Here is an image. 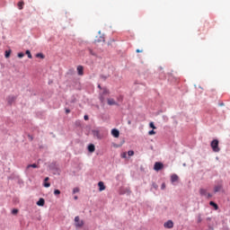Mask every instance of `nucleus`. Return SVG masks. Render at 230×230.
I'll use <instances>...</instances> for the list:
<instances>
[{
	"mask_svg": "<svg viewBox=\"0 0 230 230\" xmlns=\"http://www.w3.org/2000/svg\"><path fill=\"white\" fill-rule=\"evenodd\" d=\"M210 146L213 150V152H220V147L218 146V140L217 139H214L211 143H210Z\"/></svg>",
	"mask_w": 230,
	"mask_h": 230,
	"instance_id": "1",
	"label": "nucleus"
},
{
	"mask_svg": "<svg viewBox=\"0 0 230 230\" xmlns=\"http://www.w3.org/2000/svg\"><path fill=\"white\" fill-rule=\"evenodd\" d=\"M75 227H78V228L84 227V220H80V217L78 216L75 217Z\"/></svg>",
	"mask_w": 230,
	"mask_h": 230,
	"instance_id": "2",
	"label": "nucleus"
},
{
	"mask_svg": "<svg viewBox=\"0 0 230 230\" xmlns=\"http://www.w3.org/2000/svg\"><path fill=\"white\" fill-rule=\"evenodd\" d=\"M92 134L93 135V137H96L97 139H102V137H103V135H102V130L98 128L92 130Z\"/></svg>",
	"mask_w": 230,
	"mask_h": 230,
	"instance_id": "3",
	"label": "nucleus"
},
{
	"mask_svg": "<svg viewBox=\"0 0 230 230\" xmlns=\"http://www.w3.org/2000/svg\"><path fill=\"white\" fill-rule=\"evenodd\" d=\"M163 168H164V164L161 162H156L154 165V170H155V172H159L160 170H163Z\"/></svg>",
	"mask_w": 230,
	"mask_h": 230,
	"instance_id": "4",
	"label": "nucleus"
},
{
	"mask_svg": "<svg viewBox=\"0 0 230 230\" xmlns=\"http://www.w3.org/2000/svg\"><path fill=\"white\" fill-rule=\"evenodd\" d=\"M164 227H166L167 229H172V227H173V221L169 220L166 223H164Z\"/></svg>",
	"mask_w": 230,
	"mask_h": 230,
	"instance_id": "5",
	"label": "nucleus"
},
{
	"mask_svg": "<svg viewBox=\"0 0 230 230\" xmlns=\"http://www.w3.org/2000/svg\"><path fill=\"white\" fill-rule=\"evenodd\" d=\"M77 73H78L79 76H84V66H77Z\"/></svg>",
	"mask_w": 230,
	"mask_h": 230,
	"instance_id": "6",
	"label": "nucleus"
},
{
	"mask_svg": "<svg viewBox=\"0 0 230 230\" xmlns=\"http://www.w3.org/2000/svg\"><path fill=\"white\" fill-rule=\"evenodd\" d=\"M111 135L113 136V137H119V130L113 128L111 130Z\"/></svg>",
	"mask_w": 230,
	"mask_h": 230,
	"instance_id": "7",
	"label": "nucleus"
},
{
	"mask_svg": "<svg viewBox=\"0 0 230 230\" xmlns=\"http://www.w3.org/2000/svg\"><path fill=\"white\" fill-rule=\"evenodd\" d=\"M179 181V176L177 174H172L171 176V182H177Z\"/></svg>",
	"mask_w": 230,
	"mask_h": 230,
	"instance_id": "8",
	"label": "nucleus"
},
{
	"mask_svg": "<svg viewBox=\"0 0 230 230\" xmlns=\"http://www.w3.org/2000/svg\"><path fill=\"white\" fill-rule=\"evenodd\" d=\"M98 186H99V190L100 191L105 190V184L103 183V181H99Z\"/></svg>",
	"mask_w": 230,
	"mask_h": 230,
	"instance_id": "9",
	"label": "nucleus"
},
{
	"mask_svg": "<svg viewBox=\"0 0 230 230\" xmlns=\"http://www.w3.org/2000/svg\"><path fill=\"white\" fill-rule=\"evenodd\" d=\"M44 204H46V200H44L43 198H40L38 201H37V206H44Z\"/></svg>",
	"mask_w": 230,
	"mask_h": 230,
	"instance_id": "10",
	"label": "nucleus"
},
{
	"mask_svg": "<svg viewBox=\"0 0 230 230\" xmlns=\"http://www.w3.org/2000/svg\"><path fill=\"white\" fill-rule=\"evenodd\" d=\"M44 181H45V182H44L43 186L45 188H49V186H51V183L48 182V181H49V177H46Z\"/></svg>",
	"mask_w": 230,
	"mask_h": 230,
	"instance_id": "11",
	"label": "nucleus"
},
{
	"mask_svg": "<svg viewBox=\"0 0 230 230\" xmlns=\"http://www.w3.org/2000/svg\"><path fill=\"white\" fill-rule=\"evenodd\" d=\"M199 195H201L202 197H206V195H208V190L206 189H200Z\"/></svg>",
	"mask_w": 230,
	"mask_h": 230,
	"instance_id": "12",
	"label": "nucleus"
},
{
	"mask_svg": "<svg viewBox=\"0 0 230 230\" xmlns=\"http://www.w3.org/2000/svg\"><path fill=\"white\" fill-rule=\"evenodd\" d=\"M94 150H96V148L94 147L93 144H91L88 146V152H91V154H93V152H94Z\"/></svg>",
	"mask_w": 230,
	"mask_h": 230,
	"instance_id": "13",
	"label": "nucleus"
},
{
	"mask_svg": "<svg viewBox=\"0 0 230 230\" xmlns=\"http://www.w3.org/2000/svg\"><path fill=\"white\" fill-rule=\"evenodd\" d=\"M30 168H39V165L37 164H29L27 165L26 171L29 172Z\"/></svg>",
	"mask_w": 230,
	"mask_h": 230,
	"instance_id": "14",
	"label": "nucleus"
},
{
	"mask_svg": "<svg viewBox=\"0 0 230 230\" xmlns=\"http://www.w3.org/2000/svg\"><path fill=\"white\" fill-rule=\"evenodd\" d=\"M220 190H222V185H217L214 187L215 193H218V191H220Z\"/></svg>",
	"mask_w": 230,
	"mask_h": 230,
	"instance_id": "15",
	"label": "nucleus"
},
{
	"mask_svg": "<svg viewBox=\"0 0 230 230\" xmlns=\"http://www.w3.org/2000/svg\"><path fill=\"white\" fill-rule=\"evenodd\" d=\"M108 105H117L116 101L114 99H108Z\"/></svg>",
	"mask_w": 230,
	"mask_h": 230,
	"instance_id": "16",
	"label": "nucleus"
},
{
	"mask_svg": "<svg viewBox=\"0 0 230 230\" xmlns=\"http://www.w3.org/2000/svg\"><path fill=\"white\" fill-rule=\"evenodd\" d=\"M209 204H210V206H212L216 210L218 209V205H217V203H215L214 201H210Z\"/></svg>",
	"mask_w": 230,
	"mask_h": 230,
	"instance_id": "17",
	"label": "nucleus"
},
{
	"mask_svg": "<svg viewBox=\"0 0 230 230\" xmlns=\"http://www.w3.org/2000/svg\"><path fill=\"white\" fill-rule=\"evenodd\" d=\"M23 6H24V2H19L18 3V8H19V10H22V8H23Z\"/></svg>",
	"mask_w": 230,
	"mask_h": 230,
	"instance_id": "18",
	"label": "nucleus"
},
{
	"mask_svg": "<svg viewBox=\"0 0 230 230\" xmlns=\"http://www.w3.org/2000/svg\"><path fill=\"white\" fill-rule=\"evenodd\" d=\"M11 53H12V50H6V51H5V58H9Z\"/></svg>",
	"mask_w": 230,
	"mask_h": 230,
	"instance_id": "19",
	"label": "nucleus"
},
{
	"mask_svg": "<svg viewBox=\"0 0 230 230\" xmlns=\"http://www.w3.org/2000/svg\"><path fill=\"white\" fill-rule=\"evenodd\" d=\"M12 102H15V97L12 96L8 98V103H12Z\"/></svg>",
	"mask_w": 230,
	"mask_h": 230,
	"instance_id": "20",
	"label": "nucleus"
},
{
	"mask_svg": "<svg viewBox=\"0 0 230 230\" xmlns=\"http://www.w3.org/2000/svg\"><path fill=\"white\" fill-rule=\"evenodd\" d=\"M25 54L27 55L28 58H32L31 52H30V50H26Z\"/></svg>",
	"mask_w": 230,
	"mask_h": 230,
	"instance_id": "21",
	"label": "nucleus"
},
{
	"mask_svg": "<svg viewBox=\"0 0 230 230\" xmlns=\"http://www.w3.org/2000/svg\"><path fill=\"white\" fill-rule=\"evenodd\" d=\"M36 57H37V58H44V54L38 53V54H36Z\"/></svg>",
	"mask_w": 230,
	"mask_h": 230,
	"instance_id": "22",
	"label": "nucleus"
},
{
	"mask_svg": "<svg viewBox=\"0 0 230 230\" xmlns=\"http://www.w3.org/2000/svg\"><path fill=\"white\" fill-rule=\"evenodd\" d=\"M17 213H19V209L13 208V209L12 210V214H13V215H17Z\"/></svg>",
	"mask_w": 230,
	"mask_h": 230,
	"instance_id": "23",
	"label": "nucleus"
},
{
	"mask_svg": "<svg viewBox=\"0 0 230 230\" xmlns=\"http://www.w3.org/2000/svg\"><path fill=\"white\" fill-rule=\"evenodd\" d=\"M149 127L153 128V130H155V125H154V122H150Z\"/></svg>",
	"mask_w": 230,
	"mask_h": 230,
	"instance_id": "24",
	"label": "nucleus"
},
{
	"mask_svg": "<svg viewBox=\"0 0 230 230\" xmlns=\"http://www.w3.org/2000/svg\"><path fill=\"white\" fill-rule=\"evenodd\" d=\"M79 191H80V189H78V188H74V190H73L74 194L78 193Z\"/></svg>",
	"mask_w": 230,
	"mask_h": 230,
	"instance_id": "25",
	"label": "nucleus"
},
{
	"mask_svg": "<svg viewBox=\"0 0 230 230\" xmlns=\"http://www.w3.org/2000/svg\"><path fill=\"white\" fill-rule=\"evenodd\" d=\"M23 57H24V53H22V52L18 53L19 58H22Z\"/></svg>",
	"mask_w": 230,
	"mask_h": 230,
	"instance_id": "26",
	"label": "nucleus"
},
{
	"mask_svg": "<svg viewBox=\"0 0 230 230\" xmlns=\"http://www.w3.org/2000/svg\"><path fill=\"white\" fill-rule=\"evenodd\" d=\"M148 134H149V136H154V135H155V132L154 131V129H152L148 132Z\"/></svg>",
	"mask_w": 230,
	"mask_h": 230,
	"instance_id": "27",
	"label": "nucleus"
},
{
	"mask_svg": "<svg viewBox=\"0 0 230 230\" xmlns=\"http://www.w3.org/2000/svg\"><path fill=\"white\" fill-rule=\"evenodd\" d=\"M54 195H60V190H54Z\"/></svg>",
	"mask_w": 230,
	"mask_h": 230,
	"instance_id": "28",
	"label": "nucleus"
},
{
	"mask_svg": "<svg viewBox=\"0 0 230 230\" xmlns=\"http://www.w3.org/2000/svg\"><path fill=\"white\" fill-rule=\"evenodd\" d=\"M128 155H129V157H131L132 155H134V151H128Z\"/></svg>",
	"mask_w": 230,
	"mask_h": 230,
	"instance_id": "29",
	"label": "nucleus"
},
{
	"mask_svg": "<svg viewBox=\"0 0 230 230\" xmlns=\"http://www.w3.org/2000/svg\"><path fill=\"white\" fill-rule=\"evenodd\" d=\"M121 157L122 159H127V153H122Z\"/></svg>",
	"mask_w": 230,
	"mask_h": 230,
	"instance_id": "30",
	"label": "nucleus"
},
{
	"mask_svg": "<svg viewBox=\"0 0 230 230\" xmlns=\"http://www.w3.org/2000/svg\"><path fill=\"white\" fill-rule=\"evenodd\" d=\"M206 197H208V199H211V197H213V195H211V193H207Z\"/></svg>",
	"mask_w": 230,
	"mask_h": 230,
	"instance_id": "31",
	"label": "nucleus"
},
{
	"mask_svg": "<svg viewBox=\"0 0 230 230\" xmlns=\"http://www.w3.org/2000/svg\"><path fill=\"white\" fill-rule=\"evenodd\" d=\"M103 94H109V90L104 89V90H103Z\"/></svg>",
	"mask_w": 230,
	"mask_h": 230,
	"instance_id": "32",
	"label": "nucleus"
},
{
	"mask_svg": "<svg viewBox=\"0 0 230 230\" xmlns=\"http://www.w3.org/2000/svg\"><path fill=\"white\" fill-rule=\"evenodd\" d=\"M100 100H101L102 103H103V102H105V98H103V96H101Z\"/></svg>",
	"mask_w": 230,
	"mask_h": 230,
	"instance_id": "33",
	"label": "nucleus"
},
{
	"mask_svg": "<svg viewBox=\"0 0 230 230\" xmlns=\"http://www.w3.org/2000/svg\"><path fill=\"white\" fill-rule=\"evenodd\" d=\"M166 188V184L165 183H163L162 186H161V189L162 190H164Z\"/></svg>",
	"mask_w": 230,
	"mask_h": 230,
	"instance_id": "34",
	"label": "nucleus"
},
{
	"mask_svg": "<svg viewBox=\"0 0 230 230\" xmlns=\"http://www.w3.org/2000/svg\"><path fill=\"white\" fill-rule=\"evenodd\" d=\"M84 120H85V121H87V120L89 119V116H87V115H84Z\"/></svg>",
	"mask_w": 230,
	"mask_h": 230,
	"instance_id": "35",
	"label": "nucleus"
},
{
	"mask_svg": "<svg viewBox=\"0 0 230 230\" xmlns=\"http://www.w3.org/2000/svg\"><path fill=\"white\" fill-rule=\"evenodd\" d=\"M136 51H137V53H143V50H141L139 49H137Z\"/></svg>",
	"mask_w": 230,
	"mask_h": 230,
	"instance_id": "36",
	"label": "nucleus"
},
{
	"mask_svg": "<svg viewBox=\"0 0 230 230\" xmlns=\"http://www.w3.org/2000/svg\"><path fill=\"white\" fill-rule=\"evenodd\" d=\"M66 114H69V112H71V111L68 110V109H66Z\"/></svg>",
	"mask_w": 230,
	"mask_h": 230,
	"instance_id": "37",
	"label": "nucleus"
},
{
	"mask_svg": "<svg viewBox=\"0 0 230 230\" xmlns=\"http://www.w3.org/2000/svg\"><path fill=\"white\" fill-rule=\"evenodd\" d=\"M75 200H78V196H75Z\"/></svg>",
	"mask_w": 230,
	"mask_h": 230,
	"instance_id": "38",
	"label": "nucleus"
},
{
	"mask_svg": "<svg viewBox=\"0 0 230 230\" xmlns=\"http://www.w3.org/2000/svg\"><path fill=\"white\" fill-rule=\"evenodd\" d=\"M90 53H91V55H94V53H93V50H91V49H90Z\"/></svg>",
	"mask_w": 230,
	"mask_h": 230,
	"instance_id": "39",
	"label": "nucleus"
},
{
	"mask_svg": "<svg viewBox=\"0 0 230 230\" xmlns=\"http://www.w3.org/2000/svg\"><path fill=\"white\" fill-rule=\"evenodd\" d=\"M98 88H99V89H101V88H102V86H101V85H99V86H98Z\"/></svg>",
	"mask_w": 230,
	"mask_h": 230,
	"instance_id": "40",
	"label": "nucleus"
},
{
	"mask_svg": "<svg viewBox=\"0 0 230 230\" xmlns=\"http://www.w3.org/2000/svg\"><path fill=\"white\" fill-rule=\"evenodd\" d=\"M128 125H130V121H128Z\"/></svg>",
	"mask_w": 230,
	"mask_h": 230,
	"instance_id": "41",
	"label": "nucleus"
}]
</instances>
